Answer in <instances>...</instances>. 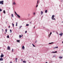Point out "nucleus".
Returning a JSON list of instances; mask_svg holds the SVG:
<instances>
[{"label":"nucleus","mask_w":63,"mask_h":63,"mask_svg":"<svg viewBox=\"0 0 63 63\" xmlns=\"http://www.w3.org/2000/svg\"><path fill=\"white\" fill-rule=\"evenodd\" d=\"M7 38H9V35H7Z\"/></svg>","instance_id":"bb28decb"},{"label":"nucleus","mask_w":63,"mask_h":63,"mask_svg":"<svg viewBox=\"0 0 63 63\" xmlns=\"http://www.w3.org/2000/svg\"><path fill=\"white\" fill-rule=\"evenodd\" d=\"M12 16L13 17H14V16H13V14H12Z\"/></svg>","instance_id":"c85d7f7f"},{"label":"nucleus","mask_w":63,"mask_h":63,"mask_svg":"<svg viewBox=\"0 0 63 63\" xmlns=\"http://www.w3.org/2000/svg\"><path fill=\"white\" fill-rule=\"evenodd\" d=\"M43 12L42 11H41V15H43Z\"/></svg>","instance_id":"6ab92c4d"},{"label":"nucleus","mask_w":63,"mask_h":63,"mask_svg":"<svg viewBox=\"0 0 63 63\" xmlns=\"http://www.w3.org/2000/svg\"><path fill=\"white\" fill-rule=\"evenodd\" d=\"M12 52H14V49H12Z\"/></svg>","instance_id":"2f4dec72"},{"label":"nucleus","mask_w":63,"mask_h":63,"mask_svg":"<svg viewBox=\"0 0 63 63\" xmlns=\"http://www.w3.org/2000/svg\"><path fill=\"white\" fill-rule=\"evenodd\" d=\"M2 31L3 32V31H4V30H3V29H2Z\"/></svg>","instance_id":"4c0bfd02"},{"label":"nucleus","mask_w":63,"mask_h":63,"mask_svg":"<svg viewBox=\"0 0 63 63\" xmlns=\"http://www.w3.org/2000/svg\"><path fill=\"white\" fill-rule=\"evenodd\" d=\"M51 34H52V32H50V34H49L48 36H49V37L51 36Z\"/></svg>","instance_id":"423d86ee"},{"label":"nucleus","mask_w":63,"mask_h":63,"mask_svg":"<svg viewBox=\"0 0 63 63\" xmlns=\"http://www.w3.org/2000/svg\"><path fill=\"white\" fill-rule=\"evenodd\" d=\"M30 16V14H28V16Z\"/></svg>","instance_id":"ea45409f"},{"label":"nucleus","mask_w":63,"mask_h":63,"mask_svg":"<svg viewBox=\"0 0 63 63\" xmlns=\"http://www.w3.org/2000/svg\"><path fill=\"white\" fill-rule=\"evenodd\" d=\"M36 13H35V12H33V15H35Z\"/></svg>","instance_id":"f3484780"},{"label":"nucleus","mask_w":63,"mask_h":63,"mask_svg":"<svg viewBox=\"0 0 63 63\" xmlns=\"http://www.w3.org/2000/svg\"><path fill=\"white\" fill-rule=\"evenodd\" d=\"M17 59L16 58L15 59V60L16 61V62H17Z\"/></svg>","instance_id":"f8f14e48"},{"label":"nucleus","mask_w":63,"mask_h":63,"mask_svg":"<svg viewBox=\"0 0 63 63\" xmlns=\"http://www.w3.org/2000/svg\"><path fill=\"white\" fill-rule=\"evenodd\" d=\"M63 33H61L59 34V35H60V36H62L63 35Z\"/></svg>","instance_id":"0eeeda50"},{"label":"nucleus","mask_w":63,"mask_h":63,"mask_svg":"<svg viewBox=\"0 0 63 63\" xmlns=\"http://www.w3.org/2000/svg\"><path fill=\"white\" fill-rule=\"evenodd\" d=\"M35 26H34V28H35Z\"/></svg>","instance_id":"a18cd8bd"},{"label":"nucleus","mask_w":63,"mask_h":63,"mask_svg":"<svg viewBox=\"0 0 63 63\" xmlns=\"http://www.w3.org/2000/svg\"><path fill=\"white\" fill-rule=\"evenodd\" d=\"M27 33V31H26L25 32V33Z\"/></svg>","instance_id":"72a5a7b5"},{"label":"nucleus","mask_w":63,"mask_h":63,"mask_svg":"<svg viewBox=\"0 0 63 63\" xmlns=\"http://www.w3.org/2000/svg\"><path fill=\"white\" fill-rule=\"evenodd\" d=\"M2 60H3V58H1L0 59V61H2Z\"/></svg>","instance_id":"9d476101"},{"label":"nucleus","mask_w":63,"mask_h":63,"mask_svg":"<svg viewBox=\"0 0 63 63\" xmlns=\"http://www.w3.org/2000/svg\"><path fill=\"white\" fill-rule=\"evenodd\" d=\"M9 8V9H10V8Z\"/></svg>","instance_id":"8fccbe9b"},{"label":"nucleus","mask_w":63,"mask_h":63,"mask_svg":"<svg viewBox=\"0 0 63 63\" xmlns=\"http://www.w3.org/2000/svg\"><path fill=\"white\" fill-rule=\"evenodd\" d=\"M22 34L21 36V37H22Z\"/></svg>","instance_id":"79ce46f5"},{"label":"nucleus","mask_w":63,"mask_h":63,"mask_svg":"<svg viewBox=\"0 0 63 63\" xmlns=\"http://www.w3.org/2000/svg\"><path fill=\"white\" fill-rule=\"evenodd\" d=\"M4 3V1L3 0H2L1 1H0V4L3 5V4H4V3Z\"/></svg>","instance_id":"7ed1b4c3"},{"label":"nucleus","mask_w":63,"mask_h":63,"mask_svg":"<svg viewBox=\"0 0 63 63\" xmlns=\"http://www.w3.org/2000/svg\"><path fill=\"white\" fill-rule=\"evenodd\" d=\"M22 49H24V48H25V47H24V46H22Z\"/></svg>","instance_id":"6e6552de"},{"label":"nucleus","mask_w":63,"mask_h":63,"mask_svg":"<svg viewBox=\"0 0 63 63\" xmlns=\"http://www.w3.org/2000/svg\"><path fill=\"white\" fill-rule=\"evenodd\" d=\"M26 61H23V63H26Z\"/></svg>","instance_id":"5701e85b"},{"label":"nucleus","mask_w":63,"mask_h":63,"mask_svg":"<svg viewBox=\"0 0 63 63\" xmlns=\"http://www.w3.org/2000/svg\"><path fill=\"white\" fill-rule=\"evenodd\" d=\"M4 57V55H1L0 56V57L1 58H2V57Z\"/></svg>","instance_id":"dca6fc26"},{"label":"nucleus","mask_w":63,"mask_h":63,"mask_svg":"<svg viewBox=\"0 0 63 63\" xmlns=\"http://www.w3.org/2000/svg\"><path fill=\"white\" fill-rule=\"evenodd\" d=\"M16 41L17 42H18L19 43V42H20V40H17Z\"/></svg>","instance_id":"4468645a"},{"label":"nucleus","mask_w":63,"mask_h":63,"mask_svg":"<svg viewBox=\"0 0 63 63\" xmlns=\"http://www.w3.org/2000/svg\"><path fill=\"white\" fill-rule=\"evenodd\" d=\"M10 63H12V62H10Z\"/></svg>","instance_id":"c03bdc74"},{"label":"nucleus","mask_w":63,"mask_h":63,"mask_svg":"<svg viewBox=\"0 0 63 63\" xmlns=\"http://www.w3.org/2000/svg\"><path fill=\"white\" fill-rule=\"evenodd\" d=\"M54 32V31H53V33H54V32Z\"/></svg>","instance_id":"49530a36"},{"label":"nucleus","mask_w":63,"mask_h":63,"mask_svg":"<svg viewBox=\"0 0 63 63\" xmlns=\"http://www.w3.org/2000/svg\"><path fill=\"white\" fill-rule=\"evenodd\" d=\"M38 2H39V1L38 0L37 1V4H38Z\"/></svg>","instance_id":"f704fd0d"},{"label":"nucleus","mask_w":63,"mask_h":63,"mask_svg":"<svg viewBox=\"0 0 63 63\" xmlns=\"http://www.w3.org/2000/svg\"><path fill=\"white\" fill-rule=\"evenodd\" d=\"M47 10H46L45 11V13H47Z\"/></svg>","instance_id":"1a4fd4ad"},{"label":"nucleus","mask_w":63,"mask_h":63,"mask_svg":"<svg viewBox=\"0 0 63 63\" xmlns=\"http://www.w3.org/2000/svg\"><path fill=\"white\" fill-rule=\"evenodd\" d=\"M31 23V22H30V23Z\"/></svg>","instance_id":"de8ad7c7"},{"label":"nucleus","mask_w":63,"mask_h":63,"mask_svg":"<svg viewBox=\"0 0 63 63\" xmlns=\"http://www.w3.org/2000/svg\"><path fill=\"white\" fill-rule=\"evenodd\" d=\"M59 57V58H60V59H61V58H62V57H62L60 56V57Z\"/></svg>","instance_id":"2eb2a0df"},{"label":"nucleus","mask_w":63,"mask_h":63,"mask_svg":"<svg viewBox=\"0 0 63 63\" xmlns=\"http://www.w3.org/2000/svg\"><path fill=\"white\" fill-rule=\"evenodd\" d=\"M63 21H62V23H63Z\"/></svg>","instance_id":"09e8293b"},{"label":"nucleus","mask_w":63,"mask_h":63,"mask_svg":"<svg viewBox=\"0 0 63 63\" xmlns=\"http://www.w3.org/2000/svg\"><path fill=\"white\" fill-rule=\"evenodd\" d=\"M16 26H17V22L16 23Z\"/></svg>","instance_id":"4be33fe9"},{"label":"nucleus","mask_w":63,"mask_h":63,"mask_svg":"<svg viewBox=\"0 0 63 63\" xmlns=\"http://www.w3.org/2000/svg\"><path fill=\"white\" fill-rule=\"evenodd\" d=\"M16 4L15 3V2H14L13 3V5H16Z\"/></svg>","instance_id":"b1692460"},{"label":"nucleus","mask_w":63,"mask_h":63,"mask_svg":"<svg viewBox=\"0 0 63 63\" xmlns=\"http://www.w3.org/2000/svg\"><path fill=\"white\" fill-rule=\"evenodd\" d=\"M29 24H27L26 26H29Z\"/></svg>","instance_id":"a211bd4d"},{"label":"nucleus","mask_w":63,"mask_h":63,"mask_svg":"<svg viewBox=\"0 0 63 63\" xmlns=\"http://www.w3.org/2000/svg\"><path fill=\"white\" fill-rule=\"evenodd\" d=\"M15 14H16V15L17 16V17H18L19 18H20V16H19V15H18L16 13V11L15 12Z\"/></svg>","instance_id":"f257e3e1"},{"label":"nucleus","mask_w":63,"mask_h":63,"mask_svg":"<svg viewBox=\"0 0 63 63\" xmlns=\"http://www.w3.org/2000/svg\"><path fill=\"white\" fill-rule=\"evenodd\" d=\"M55 17V15H53L52 16V19L53 20H55V18H54V17Z\"/></svg>","instance_id":"f03ea898"},{"label":"nucleus","mask_w":63,"mask_h":63,"mask_svg":"<svg viewBox=\"0 0 63 63\" xmlns=\"http://www.w3.org/2000/svg\"><path fill=\"white\" fill-rule=\"evenodd\" d=\"M32 45L34 47H35V46L33 44H32Z\"/></svg>","instance_id":"a878e982"},{"label":"nucleus","mask_w":63,"mask_h":63,"mask_svg":"<svg viewBox=\"0 0 63 63\" xmlns=\"http://www.w3.org/2000/svg\"><path fill=\"white\" fill-rule=\"evenodd\" d=\"M47 31H49V30L48 29H47Z\"/></svg>","instance_id":"e433bc0d"},{"label":"nucleus","mask_w":63,"mask_h":63,"mask_svg":"<svg viewBox=\"0 0 63 63\" xmlns=\"http://www.w3.org/2000/svg\"><path fill=\"white\" fill-rule=\"evenodd\" d=\"M19 38H21V35H20L19 36Z\"/></svg>","instance_id":"cd10ccee"},{"label":"nucleus","mask_w":63,"mask_h":63,"mask_svg":"<svg viewBox=\"0 0 63 63\" xmlns=\"http://www.w3.org/2000/svg\"><path fill=\"white\" fill-rule=\"evenodd\" d=\"M1 55H3V54H2V53H1Z\"/></svg>","instance_id":"58836bf2"},{"label":"nucleus","mask_w":63,"mask_h":63,"mask_svg":"<svg viewBox=\"0 0 63 63\" xmlns=\"http://www.w3.org/2000/svg\"><path fill=\"white\" fill-rule=\"evenodd\" d=\"M6 33H5V34H6Z\"/></svg>","instance_id":"3c124183"},{"label":"nucleus","mask_w":63,"mask_h":63,"mask_svg":"<svg viewBox=\"0 0 63 63\" xmlns=\"http://www.w3.org/2000/svg\"><path fill=\"white\" fill-rule=\"evenodd\" d=\"M5 32H7V29H5Z\"/></svg>","instance_id":"393cba45"},{"label":"nucleus","mask_w":63,"mask_h":63,"mask_svg":"<svg viewBox=\"0 0 63 63\" xmlns=\"http://www.w3.org/2000/svg\"><path fill=\"white\" fill-rule=\"evenodd\" d=\"M53 44V42H52L51 43H49V44L50 45L51 44Z\"/></svg>","instance_id":"ddd939ff"},{"label":"nucleus","mask_w":63,"mask_h":63,"mask_svg":"<svg viewBox=\"0 0 63 63\" xmlns=\"http://www.w3.org/2000/svg\"><path fill=\"white\" fill-rule=\"evenodd\" d=\"M55 48H58V47H55Z\"/></svg>","instance_id":"473e14b6"},{"label":"nucleus","mask_w":63,"mask_h":63,"mask_svg":"<svg viewBox=\"0 0 63 63\" xmlns=\"http://www.w3.org/2000/svg\"><path fill=\"white\" fill-rule=\"evenodd\" d=\"M12 25H13V27H14V23H13L12 24Z\"/></svg>","instance_id":"aec40b11"},{"label":"nucleus","mask_w":63,"mask_h":63,"mask_svg":"<svg viewBox=\"0 0 63 63\" xmlns=\"http://www.w3.org/2000/svg\"><path fill=\"white\" fill-rule=\"evenodd\" d=\"M8 28H10V26H9V27H8Z\"/></svg>","instance_id":"a19ab883"},{"label":"nucleus","mask_w":63,"mask_h":63,"mask_svg":"<svg viewBox=\"0 0 63 63\" xmlns=\"http://www.w3.org/2000/svg\"><path fill=\"white\" fill-rule=\"evenodd\" d=\"M57 51H55V52L53 51L51 52V53H57Z\"/></svg>","instance_id":"20e7f679"},{"label":"nucleus","mask_w":63,"mask_h":63,"mask_svg":"<svg viewBox=\"0 0 63 63\" xmlns=\"http://www.w3.org/2000/svg\"><path fill=\"white\" fill-rule=\"evenodd\" d=\"M1 11H2V9H0V12H1Z\"/></svg>","instance_id":"7c9ffc66"},{"label":"nucleus","mask_w":63,"mask_h":63,"mask_svg":"<svg viewBox=\"0 0 63 63\" xmlns=\"http://www.w3.org/2000/svg\"><path fill=\"white\" fill-rule=\"evenodd\" d=\"M57 33L58 34V33Z\"/></svg>","instance_id":"603ef678"},{"label":"nucleus","mask_w":63,"mask_h":63,"mask_svg":"<svg viewBox=\"0 0 63 63\" xmlns=\"http://www.w3.org/2000/svg\"><path fill=\"white\" fill-rule=\"evenodd\" d=\"M7 49L8 50H10V47L9 46H8L7 47Z\"/></svg>","instance_id":"39448f33"},{"label":"nucleus","mask_w":63,"mask_h":63,"mask_svg":"<svg viewBox=\"0 0 63 63\" xmlns=\"http://www.w3.org/2000/svg\"><path fill=\"white\" fill-rule=\"evenodd\" d=\"M38 6V5H37L36 6V7H37V6Z\"/></svg>","instance_id":"37998d69"},{"label":"nucleus","mask_w":63,"mask_h":63,"mask_svg":"<svg viewBox=\"0 0 63 63\" xmlns=\"http://www.w3.org/2000/svg\"><path fill=\"white\" fill-rule=\"evenodd\" d=\"M3 13H4V14H6V12H5V10H4L3 11Z\"/></svg>","instance_id":"9b49d317"},{"label":"nucleus","mask_w":63,"mask_h":63,"mask_svg":"<svg viewBox=\"0 0 63 63\" xmlns=\"http://www.w3.org/2000/svg\"><path fill=\"white\" fill-rule=\"evenodd\" d=\"M21 27H22V26H19V29H20V28H21Z\"/></svg>","instance_id":"412c9836"},{"label":"nucleus","mask_w":63,"mask_h":63,"mask_svg":"<svg viewBox=\"0 0 63 63\" xmlns=\"http://www.w3.org/2000/svg\"><path fill=\"white\" fill-rule=\"evenodd\" d=\"M12 30H10V33H12Z\"/></svg>","instance_id":"c756f323"},{"label":"nucleus","mask_w":63,"mask_h":63,"mask_svg":"<svg viewBox=\"0 0 63 63\" xmlns=\"http://www.w3.org/2000/svg\"><path fill=\"white\" fill-rule=\"evenodd\" d=\"M37 42V41H36L35 42V43H36Z\"/></svg>","instance_id":"c9c22d12"}]
</instances>
